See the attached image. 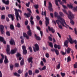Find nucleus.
Returning a JSON list of instances; mask_svg holds the SVG:
<instances>
[{
  "label": "nucleus",
  "instance_id": "1",
  "mask_svg": "<svg viewBox=\"0 0 77 77\" xmlns=\"http://www.w3.org/2000/svg\"><path fill=\"white\" fill-rule=\"evenodd\" d=\"M10 45H7L6 51H7L8 53V54H9V55H10V54H13L15 53L16 51V49H15L14 50H11L10 53Z\"/></svg>",
  "mask_w": 77,
  "mask_h": 77
},
{
  "label": "nucleus",
  "instance_id": "2",
  "mask_svg": "<svg viewBox=\"0 0 77 77\" xmlns=\"http://www.w3.org/2000/svg\"><path fill=\"white\" fill-rule=\"evenodd\" d=\"M69 14L68 15V18L70 20V23L72 25H74L75 23L74 21L72 20V19L74 18V15L72 14V12L70 11H69Z\"/></svg>",
  "mask_w": 77,
  "mask_h": 77
},
{
  "label": "nucleus",
  "instance_id": "3",
  "mask_svg": "<svg viewBox=\"0 0 77 77\" xmlns=\"http://www.w3.org/2000/svg\"><path fill=\"white\" fill-rule=\"evenodd\" d=\"M61 23L62 24V25L63 26H64V27H66V28H67V26H66L64 25V24H65L66 25V26H67L69 27L70 29H71V30H73L72 28L70 27H69V25H68L67 24L65 20H64L63 18H62V21L61 22Z\"/></svg>",
  "mask_w": 77,
  "mask_h": 77
},
{
  "label": "nucleus",
  "instance_id": "4",
  "mask_svg": "<svg viewBox=\"0 0 77 77\" xmlns=\"http://www.w3.org/2000/svg\"><path fill=\"white\" fill-rule=\"evenodd\" d=\"M69 41L71 44H72L73 43H74V42H75V44L76 45L77 44V41L76 40V39H75L74 41V40L72 39V38H71V35H69Z\"/></svg>",
  "mask_w": 77,
  "mask_h": 77
},
{
  "label": "nucleus",
  "instance_id": "5",
  "mask_svg": "<svg viewBox=\"0 0 77 77\" xmlns=\"http://www.w3.org/2000/svg\"><path fill=\"white\" fill-rule=\"evenodd\" d=\"M27 11H28L29 12H28L27 14H26V13H25L24 15L25 16H26V18H27V17L29 18V17H30L31 15V14L30 13V12L31 13V11L30 10V9H29V8H27Z\"/></svg>",
  "mask_w": 77,
  "mask_h": 77
},
{
  "label": "nucleus",
  "instance_id": "6",
  "mask_svg": "<svg viewBox=\"0 0 77 77\" xmlns=\"http://www.w3.org/2000/svg\"><path fill=\"white\" fill-rule=\"evenodd\" d=\"M22 49L23 50V54H26L27 53V51L25 45H23Z\"/></svg>",
  "mask_w": 77,
  "mask_h": 77
},
{
  "label": "nucleus",
  "instance_id": "7",
  "mask_svg": "<svg viewBox=\"0 0 77 77\" xmlns=\"http://www.w3.org/2000/svg\"><path fill=\"white\" fill-rule=\"evenodd\" d=\"M49 5L48 6V8L50 11H53V9L52 8V5L51 2H48Z\"/></svg>",
  "mask_w": 77,
  "mask_h": 77
},
{
  "label": "nucleus",
  "instance_id": "8",
  "mask_svg": "<svg viewBox=\"0 0 77 77\" xmlns=\"http://www.w3.org/2000/svg\"><path fill=\"white\" fill-rule=\"evenodd\" d=\"M67 6L69 8H71V9L73 8V9L74 11H77V6H76L75 8H73V6H72V5H69V4H67Z\"/></svg>",
  "mask_w": 77,
  "mask_h": 77
},
{
  "label": "nucleus",
  "instance_id": "9",
  "mask_svg": "<svg viewBox=\"0 0 77 77\" xmlns=\"http://www.w3.org/2000/svg\"><path fill=\"white\" fill-rule=\"evenodd\" d=\"M34 46L35 48V49L34 47H33L34 51L35 52L36 51H38L39 47L38 44H35Z\"/></svg>",
  "mask_w": 77,
  "mask_h": 77
},
{
  "label": "nucleus",
  "instance_id": "10",
  "mask_svg": "<svg viewBox=\"0 0 77 77\" xmlns=\"http://www.w3.org/2000/svg\"><path fill=\"white\" fill-rule=\"evenodd\" d=\"M5 27L3 25L1 24L0 25V30L2 34H4V29Z\"/></svg>",
  "mask_w": 77,
  "mask_h": 77
},
{
  "label": "nucleus",
  "instance_id": "11",
  "mask_svg": "<svg viewBox=\"0 0 77 77\" xmlns=\"http://www.w3.org/2000/svg\"><path fill=\"white\" fill-rule=\"evenodd\" d=\"M51 50L52 51H55L57 55H59V51L57 49H55L54 48H51Z\"/></svg>",
  "mask_w": 77,
  "mask_h": 77
},
{
  "label": "nucleus",
  "instance_id": "12",
  "mask_svg": "<svg viewBox=\"0 0 77 77\" xmlns=\"http://www.w3.org/2000/svg\"><path fill=\"white\" fill-rule=\"evenodd\" d=\"M61 19H59L60 20H56V22L58 24V27H59V24H60V23L62 25V24L61 23V22L63 21V18H61V17H60Z\"/></svg>",
  "mask_w": 77,
  "mask_h": 77
},
{
  "label": "nucleus",
  "instance_id": "13",
  "mask_svg": "<svg viewBox=\"0 0 77 77\" xmlns=\"http://www.w3.org/2000/svg\"><path fill=\"white\" fill-rule=\"evenodd\" d=\"M45 19L46 20V23H45V24L46 26H48V25L49 24V18H48V17H45Z\"/></svg>",
  "mask_w": 77,
  "mask_h": 77
},
{
  "label": "nucleus",
  "instance_id": "14",
  "mask_svg": "<svg viewBox=\"0 0 77 77\" xmlns=\"http://www.w3.org/2000/svg\"><path fill=\"white\" fill-rule=\"evenodd\" d=\"M14 10L15 11V16L16 17V19H17V12H20V13H22V11L20 9H16V8L14 9Z\"/></svg>",
  "mask_w": 77,
  "mask_h": 77
},
{
  "label": "nucleus",
  "instance_id": "15",
  "mask_svg": "<svg viewBox=\"0 0 77 77\" xmlns=\"http://www.w3.org/2000/svg\"><path fill=\"white\" fill-rule=\"evenodd\" d=\"M19 17L20 18V20H21V18L20 15V14L19 13V12H17V21H19Z\"/></svg>",
  "mask_w": 77,
  "mask_h": 77
},
{
  "label": "nucleus",
  "instance_id": "16",
  "mask_svg": "<svg viewBox=\"0 0 77 77\" xmlns=\"http://www.w3.org/2000/svg\"><path fill=\"white\" fill-rule=\"evenodd\" d=\"M48 28L49 31H51L52 33H54L55 32V30L53 27H51V28L50 26H48Z\"/></svg>",
  "mask_w": 77,
  "mask_h": 77
},
{
  "label": "nucleus",
  "instance_id": "17",
  "mask_svg": "<svg viewBox=\"0 0 77 77\" xmlns=\"http://www.w3.org/2000/svg\"><path fill=\"white\" fill-rule=\"evenodd\" d=\"M1 56H2V57L0 59V63H3V60L4 59V58L5 57L4 55H3V54H1Z\"/></svg>",
  "mask_w": 77,
  "mask_h": 77
},
{
  "label": "nucleus",
  "instance_id": "18",
  "mask_svg": "<svg viewBox=\"0 0 77 77\" xmlns=\"http://www.w3.org/2000/svg\"><path fill=\"white\" fill-rule=\"evenodd\" d=\"M34 37L36 40H40L41 39L40 37L38 36H37L35 33L34 34Z\"/></svg>",
  "mask_w": 77,
  "mask_h": 77
},
{
  "label": "nucleus",
  "instance_id": "19",
  "mask_svg": "<svg viewBox=\"0 0 77 77\" xmlns=\"http://www.w3.org/2000/svg\"><path fill=\"white\" fill-rule=\"evenodd\" d=\"M54 15L55 17H57L58 19H61V17L60 15H58V13L57 12H55Z\"/></svg>",
  "mask_w": 77,
  "mask_h": 77
},
{
  "label": "nucleus",
  "instance_id": "20",
  "mask_svg": "<svg viewBox=\"0 0 77 77\" xmlns=\"http://www.w3.org/2000/svg\"><path fill=\"white\" fill-rule=\"evenodd\" d=\"M32 59V57H29L28 59V62H29V63H30V62L31 63H33Z\"/></svg>",
  "mask_w": 77,
  "mask_h": 77
},
{
  "label": "nucleus",
  "instance_id": "21",
  "mask_svg": "<svg viewBox=\"0 0 77 77\" xmlns=\"http://www.w3.org/2000/svg\"><path fill=\"white\" fill-rule=\"evenodd\" d=\"M8 17L9 18H11L12 20L14 21V15H12V14H8Z\"/></svg>",
  "mask_w": 77,
  "mask_h": 77
},
{
  "label": "nucleus",
  "instance_id": "22",
  "mask_svg": "<svg viewBox=\"0 0 77 77\" xmlns=\"http://www.w3.org/2000/svg\"><path fill=\"white\" fill-rule=\"evenodd\" d=\"M69 43V42L68 40H66L65 42H64V45L66 46V47H68V44Z\"/></svg>",
  "mask_w": 77,
  "mask_h": 77
},
{
  "label": "nucleus",
  "instance_id": "23",
  "mask_svg": "<svg viewBox=\"0 0 77 77\" xmlns=\"http://www.w3.org/2000/svg\"><path fill=\"white\" fill-rule=\"evenodd\" d=\"M10 42L11 45H13V44L15 45V41L13 39H11Z\"/></svg>",
  "mask_w": 77,
  "mask_h": 77
},
{
  "label": "nucleus",
  "instance_id": "24",
  "mask_svg": "<svg viewBox=\"0 0 77 77\" xmlns=\"http://www.w3.org/2000/svg\"><path fill=\"white\" fill-rule=\"evenodd\" d=\"M23 35L24 37H26L27 39H28L29 38V37L28 35H27L26 33L23 32Z\"/></svg>",
  "mask_w": 77,
  "mask_h": 77
},
{
  "label": "nucleus",
  "instance_id": "25",
  "mask_svg": "<svg viewBox=\"0 0 77 77\" xmlns=\"http://www.w3.org/2000/svg\"><path fill=\"white\" fill-rule=\"evenodd\" d=\"M46 69V65H45L42 68H38V69H40V71H42V70H45Z\"/></svg>",
  "mask_w": 77,
  "mask_h": 77
},
{
  "label": "nucleus",
  "instance_id": "26",
  "mask_svg": "<svg viewBox=\"0 0 77 77\" xmlns=\"http://www.w3.org/2000/svg\"><path fill=\"white\" fill-rule=\"evenodd\" d=\"M2 2L6 4V5H8L9 2V0H7L6 2L5 0H2Z\"/></svg>",
  "mask_w": 77,
  "mask_h": 77
},
{
  "label": "nucleus",
  "instance_id": "27",
  "mask_svg": "<svg viewBox=\"0 0 77 77\" xmlns=\"http://www.w3.org/2000/svg\"><path fill=\"white\" fill-rule=\"evenodd\" d=\"M10 69L11 70H13L14 69V65L12 63H10Z\"/></svg>",
  "mask_w": 77,
  "mask_h": 77
},
{
  "label": "nucleus",
  "instance_id": "28",
  "mask_svg": "<svg viewBox=\"0 0 77 77\" xmlns=\"http://www.w3.org/2000/svg\"><path fill=\"white\" fill-rule=\"evenodd\" d=\"M28 35L30 36H32V33L31 32V31L30 29H29V30L27 32Z\"/></svg>",
  "mask_w": 77,
  "mask_h": 77
},
{
  "label": "nucleus",
  "instance_id": "29",
  "mask_svg": "<svg viewBox=\"0 0 77 77\" xmlns=\"http://www.w3.org/2000/svg\"><path fill=\"white\" fill-rule=\"evenodd\" d=\"M71 49L70 48H69V47H68L66 50L67 53H68V54L70 53V51H71Z\"/></svg>",
  "mask_w": 77,
  "mask_h": 77
},
{
  "label": "nucleus",
  "instance_id": "30",
  "mask_svg": "<svg viewBox=\"0 0 77 77\" xmlns=\"http://www.w3.org/2000/svg\"><path fill=\"white\" fill-rule=\"evenodd\" d=\"M20 38L21 39V44H23L24 43V39L23 38V37L22 36H21L20 37Z\"/></svg>",
  "mask_w": 77,
  "mask_h": 77
},
{
  "label": "nucleus",
  "instance_id": "31",
  "mask_svg": "<svg viewBox=\"0 0 77 77\" xmlns=\"http://www.w3.org/2000/svg\"><path fill=\"white\" fill-rule=\"evenodd\" d=\"M10 28L11 30H14V26L13 24H10Z\"/></svg>",
  "mask_w": 77,
  "mask_h": 77
},
{
  "label": "nucleus",
  "instance_id": "32",
  "mask_svg": "<svg viewBox=\"0 0 77 77\" xmlns=\"http://www.w3.org/2000/svg\"><path fill=\"white\" fill-rule=\"evenodd\" d=\"M24 60L23 59L21 61H20V65H24Z\"/></svg>",
  "mask_w": 77,
  "mask_h": 77
},
{
  "label": "nucleus",
  "instance_id": "33",
  "mask_svg": "<svg viewBox=\"0 0 77 77\" xmlns=\"http://www.w3.org/2000/svg\"><path fill=\"white\" fill-rule=\"evenodd\" d=\"M15 76H17V77H20V74H18L17 72H15L14 73Z\"/></svg>",
  "mask_w": 77,
  "mask_h": 77
},
{
  "label": "nucleus",
  "instance_id": "34",
  "mask_svg": "<svg viewBox=\"0 0 77 77\" xmlns=\"http://www.w3.org/2000/svg\"><path fill=\"white\" fill-rule=\"evenodd\" d=\"M60 74L62 77H64L66 75L65 72H60Z\"/></svg>",
  "mask_w": 77,
  "mask_h": 77
},
{
  "label": "nucleus",
  "instance_id": "35",
  "mask_svg": "<svg viewBox=\"0 0 77 77\" xmlns=\"http://www.w3.org/2000/svg\"><path fill=\"white\" fill-rule=\"evenodd\" d=\"M48 43H49V45L52 48H53V44L52 42H48Z\"/></svg>",
  "mask_w": 77,
  "mask_h": 77
},
{
  "label": "nucleus",
  "instance_id": "36",
  "mask_svg": "<svg viewBox=\"0 0 77 77\" xmlns=\"http://www.w3.org/2000/svg\"><path fill=\"white\" fill-rule=\"evenodd\" d=\"M14 66L15 67H19L20 65L18 63H15Z\"/></svg>",
  "mask_w": 77,
  "mask_h": 77
},
{
  "label": "nucleus",
  "instance_id": "37",
  "mask_svg": "<svg viewBox=\"0 0 77 77\" xmlns=\"http://www.w3.org/2000/svg\"><path fill=\"white\" fill-rule=\"evenodd\" d=\"M4 40V37H2V36L0 37V41L1 42H3V43Z\"/></svg>",
  "mask_w": 77,
  "mask_h": 77
},
{
  "label": "nucleus",
  "instance_id": "38",
  "mask_svg": "<svg viewBox=\"0 0 77 77\" xmlns=\"http://www.w3.org/2000/svg\"><path fill=\"white\" fill-rule=\"evenodd\" d=\"M34 7L35 8V9H38V5H34Z\"/></svg>",
  "mask_w": 77,
  "mask_h": 77
},
{
  "label": "nucleus",
  "instance_id": "39",
  "mask_svg": "<svg viewBox=\"0 0 77 77\" xmlns=\"http://www.w3.org/2000/svg\"><path fill=\"white\" fill-rule=\"evenodd\" d=\"M28 72L29 75H32V70H29Z\"/></svg>",
  "mask_w": 77,
  "mask_h": 77
},
{
  "label": "nucleus",
  "instance_id": "40",
  "mask_svg": "<svg viewBox=\"0 0 77 77\" xmlns=\"http://www.w3.org/2000/svg\"><path fill=\"white\" fill-rule=\"evenodd\" d=\"M42 15H45V16H46V11H45L44 12L43 11H42Z\"/></svg>",
  "mask_w": 77,
  "mask_h": 77
},
{
  "label": "nucleus",
  "instance_id": "41",
  "mask_svg": "<svg viewBox=\"0 0 77 77\" xmlns=\"http://www.w3.org/2000/svg\"><path fill=\"white\" fill-rule=\"evenodd\" d=\"M5 15H2L1 17V19H5Z\"/></svg>",
  "mask_w": 77,
  "mask_h": 77
},
{
  "label": "nucleus",
  "instance_id": "42",
  "mask_svg": "<svg viewBox=\"0 0 77 77\" xmlns=\"http://www.w3.org/2000/svg\"><path fill=\"white\" fill-rule=\"evenodd\" d=\"M71 61V57L70 56H68L67 57V62H69V61Z\"/></svg>",
  "mask_w": 77,
  "mask_h": 77
},
{
  "label": "nucleus",
  "instance_id": "43",
  "mask_svg": "<svg viewBox=\"0 0 77 77\" xmlns=\"http://www.w3.org/2000/svg\"><path fill=\"white\" fill-rule=\"evenodd\" d=\"M63 12H64V13H65V14H67L68 15H68L69 14H68V13H67V11H66V10H65V9H63Z\"/></svg>",
  "mask_w": 77,
  "mask_h": 77
},
{
  "label": "nucleus",
  "instance_id": "44",
  "mask_svg": "<svg viewBox=\"0 0 77 77\" xmlns=\"http://www.w3.org/2000/svg\"><path fill=\"white\" fill-rule=\"evenodd\" d=\"M30 3V2H28V3H26V5L27 7H29Z\"/></svg>",
  "mask_w": 77,
  "mask_h": 77
},
{
  "label": "nucleus",
  "instance_id": "45",
  "mask_svg": "<svg viewBox=\"0 0 77 77\" xmlns=\"http://www.w3.org/2000/svg\"><path fill=\"white\" fill-rule=\"evenodd\" d=\"M71 73H72V74H73L74 75H75L76 74V72L75 70L72 71H71Z\"/></svg>",
  "mask_w": 77,
  "mask_h": 77
},
{
  "label": "nucleus",
  "instance_id": "46",
  "mask_svg": "<svg viewBox=\"0 0 77 77\" xmlns=\"http://www.w3.org/2000/svg\"><path fill=\"white\" fill-rule=\"evenodd\" d=\"M0 9H1L2 11H3V10H5V8L4 7H2V8L1 6H0Z\"/></svg>",
  "mask_w": 77,
  "mask_h": 77
},
{
  "label": "nucleus",
  "instance_id": "47",
  "mask_svg": "<svg viewBox=\"0 0 77 77\" xmlns=\"http://www.w3.org/2000/svg\"><path fill=\"white\" fill-rule=\"evenodd\" d=\"M74 66L75 68H77V62H75V64H74Z\"/></svg>",
  "mask_w": 77,
  "mask_h": 77
},
{
  "label": "nucleus",
  "instance_id": "48",
  "mask_svg": "<svg viewBox=\"0 0 77 77\" xmlns=\"http://www.w3.org/2000/svg\"><path fill=\"white\" fill-rule=\"evenodd\" d=\"M17 57H18L21 56V54H20L19 53H18L16 54Z\"/></svg>",
  "mask_w": 77,
  "mask_h": 77
},
{
  "label": "nucleus",
  "instance_id": "49",
  "mask_svg": "<svg viewBox=\"0 0 77 77\" xmlns=\"http://www.w3.org/2000/svg\"><path fill=\"white\" fill-rule=\"evenodd\" d=\"M45 56L46 57H47L48 58L49 57V53H46L45 54Z\"/></svg>",
  "mask_w": 77,
  "mask_h": 77
},
{
  "label": "nucleus",
  "instance_id": "50",
  "mask_svg": "<svg viewBox=\"0 0 77 77\" xmlns=\"http://www.w3.org/2000/svg\"><path fill=\"white\" fill-rule=\"evenodd\" d=\"M48 39L49 40H50V41H52V40H53L52 38V37H51V36H48Z\"/></svg>",
  "mask_w": 77,
  "mask_h": 77
},
{
  "label": "nucleus",
  "instance_id": "51",
  "mask_svg": "<svg viewBox=\"0 0 77 77\" xmlns=\"http://www.w3.org/2000/svg\"><path fill=\"white\" fill-rule=\"evenodd\" d=\"M6 35L8 36H10V33L9 31H7L6 33Z\"/></svg>",
  "mask_w": 77,
  "mask_h": 77
},
{
  "label": "nucleus",
  "instance_id": "52",
  "mask_svg": "<svg viewBox=\"0 0 77 77\" xmlns=\"http://www.w3.org/2000/svg\"><path fill=\"white\" fill-rule=\"evenodd\" d=\"M74 30L75 31V34H76V35H77V28H74Z\"/></svg>",
  "mask_w": 77,
  "mask_h": 77
},
{
  "label": "nucleus",
  "instance_id": "53",
  "mask_svg": "<svg viewBox=\"0 0 77 77\" xmlns=\"http://www.w3.org/2000/svg\"><path fill=\"white\" fill-rule=\"evenodd\" d=\"M29 51H31V52H32V49L31 47H29Z\"/></svg>",
  "mask_w": 77,
  "mask_h": 77
},
{
  "label": "nucleus",
  "instance_id": "54",
  "mask_svg": "<svg viewBox=\"0 0 77 77\" xmlns=\"http://www.w3.org/2000/svg\"><path fill=\"white\" fill-rule=\"evenodd\" d=\"M60 63H59V64H58L57 68L58 69H60Z\"/></svg>",
  "mask_w": 77,
  "mask_h": 77
},
{
  "label": "nucleus",
  "instance_id": "55",
  "mask_svg": "<svg viewBox=\"0 0 77 77\" xmlns=\"http://www.w3.org/2000/svg\"><path fill=\"white\" fill-rule=\"evenodd\" d=\"M8 62H9L8 60V59H7H7L5 60V63L6 64V63H8Z\"/></svg>",
  "mask_w": 77,
  "mask_h": 77
},
{
  "label": "nucleus",
  "instance_id": "56",
  "mask_svg": "<svg viewBox=\"0 0 77 77\" xmlns=\"http://www.w3.org/2000/svg\"><path fill=\"white\" fill-rule=\"evenodd\" d=\"M17 27H19V28L20 27L21 25H20V24L19 23H17Z\"/></svg>",
  "mask_w": 77,
  "mask_h": 77
},
{
  "label": "nucleus",
  "instance_id": "57",
  "mask_svg": "<svg viewBox=\"0 0 77 77\" xmlns=\"http://www.w3.org/2000/svg\"><path fill=\"white\" fill-rule=\"evenodd\" d=\"M59 28L60 29H63V27L61 25H60V24H59Z\"/></svg>",
  "mask_w": 77,
  "mask_h": 77
},
{
  "label": "nucleus",
  "instance_id": "58",
  "mask_svg": "<svg viewBox=\"0 0 77 77\" xmlns=\"http://www.w3.org/2000/svg\"><path fill=\"white\" fill-rule=\"evenodd\" d=\"M35 73H39V71L38 69H36L35 70Z\"/></svg>",
  "mask_w": 77,
  "mask_h": 77
},
{
  "label": "nucleus",
  "instance_id": "59",
  "mask_svg": "<svg viewBox=\"0 0 77 77\" xmlns=\"http://www.w3.org/2000/svg\"><path fill=\"white\" fill-rule=\"evenodd\" d=\"M28 75V72H26V73L25 74V77H27Z\"/></svg>",
  "mask_w": 77,
  "mask_h": 77
},
{
  "label": "nucleus",
  "instance_id": "60",
  "mask_svg": "<svg viewBox=\"0 0 77 77\" xmlns=\"http://www.w3.org/2000/svg\"><path fill=\"white\" fill-rule=\"evenodd\" d=\"M30 21L32 25H33L34 24V22L32 20H30Z\"/></svg>",
  "mask_w": 77,
  "mask_h": 77
},
{
  "label": "nucleus",
  "instance_id": "61",
  "mask_svg": "<svg viewBox=\"0 0 77 77\" xmlns=\"http://www.w3.org/2000/svg\"><path fill=\"white\" fill-rule=\"evenodd\" d=\"M28 23H29V22H28V20H26V21L25 22V25H27L28 24Z\"/></svg>",
  "mask_w": 77,
  "mask_h": 77
},
{
  "label": "nucleus",
  "instance_id": "62",
  "mask_svg": "<svg viewBox=\"0 0 77 77\" xmlns=\"http://www.w3.org/2000/svg\"><path fill=\"white\" fill-rule=\"evenodd\" d=\"M55 3L56 4V5H57V6H59L58 4V2L57 0H55Z\"/></svg>",
  "mask_w": 77,
  "mask_h": 77
},
{
  "label": "nucleus",
  "instance_id": "63",
  "mask_svg": "<svg viewBox=\"0 0 77 77\" xmlns=\"http://www.w3.org/2000/svg\"><path fill=\"white\" fill-rule=\"evenodd\" d=\"M57 48L59 50L60 49V48H61V45H57Z\"/></svg>",
  "mask_w": 77,
  "mask_h": 77
},
{
  "label": "nucleus",
  "instance_id": "64",
  "mask_svg": "<svg viewBox=\"0 0 77 77\" xmlns=\"http://www.w3.org/2000/svg\"><path fill=\"white\" fill-rule=\"evenodd\" d=\"M36 18H37V20H40V17H39V16H38V15H37V16Z\"/></svg>",
  "mask_w": 77,
  "mask_h": 77
}]
</instances>
